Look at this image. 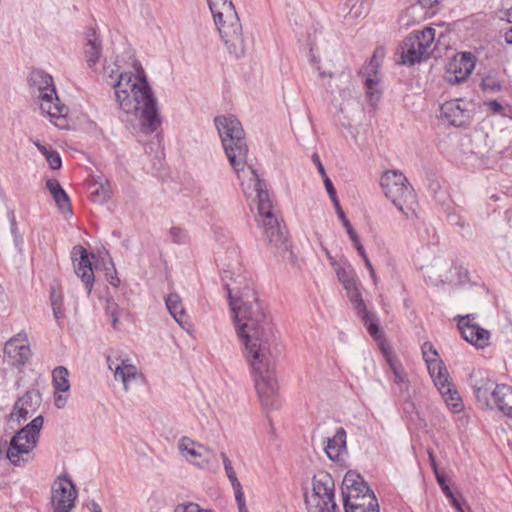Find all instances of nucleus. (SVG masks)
I'll use <instances>...</instances> for the list:
<instances>
[{
  "instance_id": "1",
  "label": "nucleus",
  "mask_w": 512,
  "mask_h": 512,
  "mask_svg": "<svg viewBox=\"0 0 512 512\" xmlns=\"http://www.w3.org/2000/svg\"><path fill=\"white\" fill-rule=\"evenodd\" d=\"M226 289L238 335L245 345V357L251 368L260 403L265 411L277 410L281 401L274 363L276 334L271 318L249 287H245L238 297L233 295L235 288L226 284Z\"/></svg>"
},
{
  "instance_id": "2",
  "label": "nucleus",
  "mask_w": 512,
  "mask_h": 512,
  "mask_svg": "<svg viewBox=\"0 0 512 512\" xmlns=\"http://www.w3.org/2000/svg\"><path fill=\"white\" fill-rule=\"evenodd\" d=\"M120 109L126 114L140 119L145 132L152 133L161 125L157 101L147 82L144 72L138 75L120 73L119 79L112 84Z\"/></svg>"
},
{
  "instance_id": "3",
  "label": "nucleus",
  "mask_w": 512,
  "mask_h": 512,
  "mask_svg": "<svg viewBox=\"0 0 512 512\" xmlns=\"http://www.w3.org/2000/svg\"><path fill=\"white\" fill-rule=\"evenodd\" d=\"M221 39L235 58L246 53L242 25L231 0H207Z\"/></svg>"
},
{
  "instance_id": "4",
  "label": "nucleus",
  "mask_w": 512,
  "mask_h": 512,
  "mask_svg": "<svg viewBox=\"0 0 512 512\" xmlns=\"http://www.w3.org/2000/svg\"><path fill=\"white\" fill-rule=\"evenodd\" d=\"M28 81L41 111L46 113L57 127L66 128L69 109L60 102L52 76L43 70H33Z\"/></svg>"
},
{
  "instance_id": "5",
  "label": "nucleus",
  "mask_w": 512,
  "mask_h": 512,
  "mask_svg": "<svg viewBox=\"0 0 512 512\" xmlns=\"http://www.w3.org/2000/svg\"><path fill=\"white\" fill-rule=\"evenodd\" d=\"M215 125L226 156L234 171L239 174L247 164L248 146L240 121L233 115L218 116Z\"/></svg>"
},
{
  "instance_id": "6",
  "label": "nucleus",
  "mask_w": 512,
  "mask_h": 512,
  "mask_svg": "<svg viewBox=\"0 0 512 512\" xmlns=\"http://www.w3.org/2000/svg\"><path fill=\"white\" fill-rule=\"evenodd\" d=\"M252 180L255 182V191L257 192L258 214L263 226L264 236L267 243L277 249L287 250L286 232L281 227L277 217L272 212V203L266 190V185L257 175L256 171L249 167Z\"/></svg>"
},
{
  "instance_id": "7",
  "label": "nucleus",
  "mask_w": 512,
  "mask_h": 512,
  "mask_svg": "<svg viewBox=\"0 0 512 512\" xmlns=\"http://www.w3.org/2000/svg\"><path fill=\"white\" fill-rule=\"evenodd\" d=\"M386 197L408 220L416 218V195L404 174L397 170L384 172L380 181Z\"/></svg>"
},
{
  "instance_id": "8",
  "label": "nucleus",
  "mask_w": 512,
  "mask_h": 512,
  "mask_svg": "<svg viewBox=\"0 0 512 512\" xmlns=\"http://www.w3.org/2000/svg\"><path fill=\"white\" fill-rule=\"evenodd\" d=\"M43 422V417L37 416L11 438L7 458L13 465L20 466L32 460Z\"/></svg>"
},
{
  "instance_id": "9",
  "label": "nucleus",
  "mask_w": 512,
  "mask_h": 512,
  "mask_svg": "<svg viewBox=\"0 0 512 512\" xmlns=\"http://www.w3.org/2000/svg\"><path fill=\"white\" fill-rule=\"evenodd\" d=\"M334 480L328 473H319L312 479V492L305 496L309 512H338L334 499Z\"/></svg>"
},
{
  "instance_id": "10",
  "label": "nucleus",
  "mask_w": 512,
  "mask_h": 512,
  "mask_svg": "<svg viewBox=\"0 0 512 512\" xmlns=\"http://www.w3.org/2000/svg\"><path fill=\"white\" fill-rule=\"evenodd\" d=\"M435 29L425 27L422 30H416L410 33L402 42L401 63L404 65H414L423 60L430 53L431 46L435 40Z\"/></svg>"
},
{
  "instance_id": "11",
  "label": "nucleus",
  "mask_w": 512,
  "mask_h": 512,
  "mask_svg": "<svg viewBox=\"0 0 512 512\" xmlns=\"http://www.w3.org/2000/svg\"><path fill=\"white\" fill-rule=\"evenodd\" d=\"M385 56L383 48H376L371 59L360 70V75L364 79L366 95L371 105H376L380 100L382 90L380 89L381 75L379 68L382 65Z\"/></svg>"
},
{
  "instance_id": "12",
  "label": "nucleus",
  "mask_w": 512,
  "mask_h": 512,
  "mask_svg": "<svg viewBox=\"0 0 512 512\" xmlns=\"http://www.w3.org/2000/svg\"><path fill=\"white\" fill-rule=\"evenodd\" d=\"M77 497L76 489L66 476L58 477L51 487V504L54 512H71Z\"/></svg>"
},
{
  "instance_id": "13",
  "label": "nucleus",
  "mask_w": 512,
  "mask_h": 512,
  "mask_svg": "<svg viewBox=\"0 0 512 512\" xmlns=\"http://www.w3.org/2000/svg\"><path fill=\"white\" fill-rule=\"evenodd\" d=\"M477 401L486 409H493L494 391L501 384H496L484 370H473L468 379Z\"/></svg>"
},
{
  "instance_id": "14",
  "label": "nucleus",
  "mask_w": 512,
  "mask_h": 512,
  "mask_svg": "<svg viewBox=\"0 0 512 512\" xmlns=\"http://www.w3.org/2000/svg\"><path fill=\"white\" fill-rule=\"evenodd\" d=\"M347 296L352 303L354 309L357 311L358 316L361 318L363 324L367 328L368 333L376 340L381 341L384 339L382 330L380 329L376 315L367 310L366 304L362 299L361 292L357 283L346 289Z\"/></svg>"
},
{
  "instance_id": "15",
  "label": "nucleus",
  "mask_w": 512,
  "mask_h": 512,
  "mask_svg": "<svg viewBox=\"0 0 512 512\" xmlns=\"http://www.w3.org/2000/svg\"><path fill=\"white\" fill-rule=\"evenodd\" d=\"M469 104L461 99L446 101L440 106V119L455 127H464L472 120Z\"/></svg>"
},
{
  "instance_id": "16",
  "label": "nucleus",
  "mask_w": 512,
  "mask_h": 512,
  "mask_svg": "<svg viewBox=\"0 0 512 512\" xmlns=\"http://www.w3.org/2000/svg\"><path fill=\"white\" fill-rule=\"evenodd\" d=\"M41 402L42 397L38 390L32 389L27 391L15 402L9 415V421L20 425L36 413Z\"/></svg>"
},
{
  "instance_id": "17",
  "label": "nucleus",
  "mask_w": 512,
  "mask_h": 512,
  "mask_svg": "<svg viewBox=\"0 0 512 512\" xmlns=\"http://www.w3.org/2000/svg\"><path fill=\"white\" fill-rule=\"evenodd\" d=\"M457 318V326L464 340L477 348H485L489 345L490 332L474 322V314L458 316Z\"/></svg>"
},
{
  "instance_id": "18",
  "label": "nucleus",
  "mask_w": 512,
  "mask_h": 512,
  "mask_svg": "<svg viewBox=\"0 0 512 512\" xmlns=\"http://www.w3.org/2000/svg\"><path fill=\"white\" fill-rule=\"evenodd\" d=\"M475 67V57L471 52L457 54L448 63L445 79L452 84L465 81Z\"/></svg>"
},
{
  "instance_id": "19",
  "label": "nucleus",
  "mask_w": 512,
  "mask_h": 512,
  "mask_svg": "<svg viewBox=\"0 0 512 512\" xmlns=\"http://www.w3.org/2000/svg\"><path fill=\"white\" fill-rule=\"evenodd\" d=\"M72 257L75 273L85 285L87 293L90 294L95 280L90 255L84 247L75 246L72 250Z\"/></svg>"
},
{
  "instance_id": "20",
  "label": "nucleus",
  "mask_w": 512,
  "mask_h": 512,
  "mask_svg": "<svg viewBox=\"0 0 512 512\" xmlns=\"http://www.w3.org/2000/svg\"><path fill=\"white\" fill-rule=\"evenodd\" d=\"M4 351L13 364H25L31 355L27 335L25 333H18L6 342Z\"/></svg>"
},
{
  "instance_id": "21",
  "label": "nucleus",
  "mask_w": 512,
  "mask_h": 512,
  "mask_svg": "<svg viewBox=\"0 0 512 512\" xmlns=\"http://www.w3.org/2000/svg\"><path fill=\"white\" fill-rule=\"evenodd\" d=\"M342 495L343 502L351 503L350 501L358 499V495L370 492L371 489L364 481L362 476L355 471H348L342 481Z\"/></svg>"
},
{
  "instance_id": "22",
  "label": "nucleus",
  "mask_w": 512,
  "mask_h": 512,
  "mask_svg": "<svg viewBox=\"0 0 512 512\" xmlns=\"http://www.w3.org/2000/svg\"><path fill=\"white\" fill-rule=\"evenodd\" d=\"M480 77L479 87L485 93H499L503 90L505 80L503 73L498 68H486L478 73Z\"/></svg>"
},
{
  "instance_id": "23",
  "label": "nucleus",
  "mask_w": 512,
  "mask_h": 512,
  "mask_svg": "<svg viewBox=\"0 0 512 512\" xmlns=\"http://www.w3.org/2000/svg\"><path fill=\"white\" fill-rule=\"evenodd\" d=\"M346 437L345 429L339 427L332 437L327 438L324 450L330 460L340 461L341 457L346 453Z\"/></svg>"
},
{
  "instance_id": "24",
  "label": "nucleus",
  "mask_w": 512,
  "mask_h": 512,
  "mask_svg": "<svg viewBox=\"0 0 512 512\" xmlns=\"http://www.w3.org/2000/svg\"><path fill=\"white\" fill-rule=\"evenodd\" d=\"M102 53V43L96 34L95 30L89 29L86 32L85 44H84V54L86 58V62L90 68H93L101 57Z\"/></svg>"
},
{
  "instance_id": "25",
  "label": "nucleus",
  "mask_w": 512,
  "mask_h": 512,
  "mask_svg": "<svg viewBox=\"0 0 512 512\" xmlns=\"http://www.w3.org/2000/svg\"><path fill=\"white\" fill-rule=\"evenodd\" d=\"M166 306L175 321L183 330L190 334L192 331V324L189 321V316L183 309L179 296L176 294H170L166 300Z\"/></svg>"
},
{
  "instance_id": "26",
  "label": "nucleus",
  "mask_w": 512,
  "mask_h": 512,
  "mask_svg": "<svg viewBox=\"0 0 512 512\" xmlns=\"http://www.w3.org/2000/svg\"><path fill=\"white\" fill-rule=\"evenodd\" d=\"M109 369L114 371V377L116 380H121L124 389L128 390V385L132 380H135L138 376L137 367L122 360L120 364H114V362L108 358Z\"/></svg>"
},
{
  "instance_id": "27",
  "label": "nucleus",
  "mask_w": 512,
  "mask_h": 512,
  "mask_svg": "<svg viewBox=\"0 0 512 512\" xmlns=\"http://www.w3.org/2000/svg\"><path fill=\"white\" fill-rule=\"evenodd\" d=\"M493 404L503 415L512 419V386L501 384L496 388Z\"/></svg>"
},
{
  "instance_id": "28",
  "label": "nucleus",
  "mask_w": 512,
  "mask_h": 512,
  "mask_svg": "<svg viewBox=\"0 0 512 512\" xmlns=\"http://www.w3.org/2000/svg\"><path fill=\"white\" fill-rule=\"evenodd\" d=\"M46 187L49 190L50 194L52 195L56 205L58 208L63 212H72L70 199L65 192V190L62 188V186L59 184V182L55 179H48L46 181Z\"/></svg>"
},
{
  "instance_id": "29",
  "label": "nucleus",
  "mask_w": 512,
  "mask_h": 512,
  "mask_svg": "<svg viewBox=\"0 0 512 512\" xmlns=\"http://www.w3.org/2000/svg\"><path fill=\"white\" fill-rule=\"evenodd\" d=\"M52 383L55 392L67 393L70 390L69 371L64 366H58L52 371Z\"/></svg>"
},
{
  "instance_id": "30",
  "label": "nucleus",
  "mask_w": 512,
  "mask_h": 512,
  "mask_svg": "<svg viewBox=\"0 0 512 512\" xmlns=\"http://www.w3.org/2000/svg\"><path fill=\"white\" fill-rule=\"evenodd\" d=\"M111 193V186L108 182H95L90 186V198L94 203H106L110 199Z\"/></svg>"
},
{
  "instance_id": "31",
  "label": "nucleus",
  "mask_w": 512,
  "mask_h": 512,
  "mask_svg": "<svg viewBox=\"0 0 512 512\" xmlns=\"http://www.w3.org/2000/svg\"><path fill=\"white\" fill-rule=\"evenodd\" d=\"M215 458L212 450L194 442V466L205 468Z\"/></svg>"
},
{
  "instance_id": "32",
  "label": "nucleus",
  "mask_w": 512,
  "mask_h": 512,
  "mask_svg": "<svg viewBox=\"0 0 512 512\" xmlns=\"http://www.w3.org/2000/svg\"><path fill=\"white\" fill-rule=\"evenodd\" d=\"M442 397L444 398L446 404L448 407H450V409L454 412V413H458L462 410L463 408V403H462V399L459 395V393L457 392V390H455L452 387H448L446 390H444V392H440Z\"/></svg>"
},
{
  "instance_id": "33",
  "label": "nucleus",
  "mask_w": 512,
  "mask_h": 512,
  "mask_svg": "<svg viewBox=\"0 0 512 512\" xmlns=\"http://www.w3.org/2000/svg\"><path fill=\"white\" fill-rule=\"evenodd\" d=\"M350 502H351L350 504L348 502H344L345 512H348L349 506H352L354 504L361 505V507H363L365 509L370 508V507H378L377 499L372 490L370 492L362 493V494L358 495L357 500L354 499V501L351 500Z\"/></svg>"
},
{
  "instance_id": "34",
  "label": "nucleus",
  "mask_w": 512,
  "mask_h": 512,
  "mask_svg": "<svg viewBox=\"0 0 512 512\" xmlns=\"http://www.w3.org/2000/svg\"><path fill=\"white\" fill-rule=\"evenodd\" d=\"M388 363L394 375V383L399 386L401 391H407L408 382L405 379L401 365L391 358H388Z\"/></svg>"
},
{
  "instance_id": "35",
  "label": "nucleus",
  "mask_w": 512,
  "mask_h": 512,
  "mask_svg": "<svg viewBox=\"0 0 512 512\" xmlns=\"http://www.w3.org/2000/svg\"><path fill=\"white\" fill-rule=\"evenodd\" d=\"M106 313L109 316L114 329H118L119 318L122 314V309L113 299H107Z\"/></svg>"
},
{
  "instance_id": "36",
  "label": "nucleus",
  "mask_w": 512,
  "mask_h": 512,
  "mask_svg": "<svg viewBox=\"0 0 512 512\" xmlns=\"http://www.w3.org/2000/svg\"><path fill=\"white\" fill-rule=\"evenodd\" d=\"M433 382L439 392H444L448 387H452L446 367H438L437 375H435Z\"/></svg>"
},
{
  "instance_id": "37",
  "label": "nucleus",
  "mask_w": 512,
  "mask_h": 512,
  "mask_svg": "<svg viewBox=\"0 0 512 512\" xmlns=\"http://www.w3.org/2000/svg\"><path fill=\"white\" fill-rule=\"evenodd\" d=\"M234 490L235 500L238 506L239 512H248L244 492L241 483L238 481L231 483Z\"/></svg>"
},
{
  "instance_id": "38",
  "label": "nucleus",
  "mask_w": 512,
  "mask_h": 512,
  "mask_svg": "<svg viewBox=\"0 0 512 512\" xmlns=\"http://www.w3.org/2000/svg\"><path fill=\"white\" fill-rule=\"evenodd\" d=\"M484 106L486 107V111L489 112L492 115H500V116H506L508 106L503 105L498 100H489L484 102Z\"/></svg>"
},
{
  "instance_id": "39",
  "label": "nucleus",
  "mask_w": 512,
  "mask_h": 512,
  "mask_svg": "<svg viewBox=\"0 0 512 512\" xmlns=\"http://www.w3.org/2000/svg\"><path fill=\"white\" fill-rule=\"evenodd\" d=\"M221 458H222V461H223V465H224V469H225L226 475H227L230 483L238 481V478L236 476V472L233 469L231 461L227 457L226 453L222 452L221 453Z\"/></svg>"
},
{
  "instance_id": "40",
  "label": "nucleus",
  "mask_w": 512,
  "mask_h": 512,
  "mask_svg": "<svg viewBox=\"0 0 512 512\" xmlns=\"http://www.w3.org/2000/svg\"><path fill=\"white\" fill-rule=\"evenodd\" d=\"M337 276L345 289L351 288V286L357 283L354 277L343 269L337 271Z\"/></svg>"
},
{
  "instance_id": "41",
  "label": "nucleus",
  "mask_w": 512,
  "mask_h": 512,
  "mask_svg": "<svg viewBox=\"0 0 512 512\" xmlns=\"http://www.w3.org/2000/svg\"><path fill=\"white\" fill-rule=\"evenodd\" d=\"M178 448L180 453L188 458L189 455H192V440L188 437H182L179 441Z\"/></svg>"
},
{
  "instance_id": "42",
  "label": "nucleus",
  "mask_w": 512,
  "mask_h": 512,
  "mask_svg": "<svg viewBox=\"0 0 512 512\" xmlns=\"http://www.w3.org/2000/svg\"><path fill=\"white\" fill-rule=\"evenodd\" d=\"M422 353L425 361L438 359V353L430 342H425L422 345Z\"/></svg>"
},
{
  "instance_id": "43",
  "label": "nucleus",
  "mask_w": 512,
  "mask_h": 512,
  "mask_svg": "<svg viewBox=\"0 0 512 512\" xmlns=\"http://www.w3.org/2000/svg\"><path fill=\"white\" fill-rule=\"evenodd\" d=\"M448 221L452 224V225H456L458 226L459 228H461L462 230H465L467 228H469V224L466 223V221L464 220L463 217L457 215L456 213H451V214H448Z\"/></svg>"
},
{
  "instance_id": "44",
  "label": "nucleus",
  "mask_w": 512,
  "mask_h": 512,
  "mask_svg": "<svg viewBox=\"0 0 512 512\" xmlns=\"http://www.w3.org/2000/svg\"><path fill=\"white\" fill-rule=\"evenodd\" d=\"M46 160L52 170H58L62 166V160L57 151L53 154L47 155Z\"/></svg>"
},
{
  "instance_id": "45",
  "label": "nucleus",
  "mask_w": 512,
  "mask_h": 512,
  "mask_svg": "<svg viewBox=\"0 0 512 512\" xmlns=\"http://www.w3.org/2000/svg\"><path fill=\"white\" fill-rule=\"evenodd\" d=\"M426 363L428 366L429 373L433 379L435 378V375H437L438 367H445L443 365V363L441 361H439L438 359L432 360V361L427 360Z\"/></svg>"
},
{
  "instance_id": "46",
  "label": "nucleus",
  "mask_w": 512,
  "mask_h": 512,
  "mask_svg": "<svg viewBox=\"0 0 512 512\" xmlns=\"http://www.w3.org/2000/svg\"><path fill=\"white\" fill-rule=\"evenodd\" d=\"M104 74L111 78V79H114V77H117V80L119 79V67L115 64L113 65H104Z\"/></svg>"
},
{
  "instance_id": "47",
  "label": "nucleus",
  "mask_w": 512,
  "mask_h": 512,
  "mask_svg": "<svg viewBox=\"0 0 512 512\" xmlns=\"http://www.w3.org/2000/svg\"><path fill=\"white\" fill-rule=\"evenodd\" d=\"M51 302H52V309H53L54 317L56 319H60L63 315L61 303L54 297L53 294L51 296Z\"/></svg>"
},
{
  "instance_id": "48",
  "label": "nucleus",
  "mask_w": 512,
  "mask_h": 512,
  "mask_svg": "<svg viewBox=\"0 0 512 512\" xmlns=\"http://www.w3.org/2000/svg\"><path fill=\"white\" fill-rule=\"evenodd\" d=\"M323 181H324V186L326 188V191L331 198H335L337 195H336V190L333 186V183L332 181L330 180V178L326 175V176H323Z\"/></svg>"
},
{
  "instance_id": "49",
  "label": "nucleus",
  "mask_w": 512,
  "mask_h": 512,
  "mask_svg": "<svg viewBox=\"0 0 512 512\" xmlns=\"http://www.w3.org/2000/svg\"><path fill=\"white\" fill-rule=\"evenodd\" d=\"M68 400V395L66 394H58L57 392L54 395V404L58 409H62L65 407Z\"/></svg>"
},
{
  "instance_id": "50",
  "label": "nucleus",
  "mask_w": 512,
  "mask_h": 512,
  "mask_svg": "<svg viewBox=\"0 0 512 512\" xmlns=\"http://www.w3.org/2000/svg\"><path fill=\"white\" fill-rule=\"evenodd\" d=\"M450 502H451L452 506L455 507L458 512H465V510L463 508V502H462L461 495H459V494L454 495L453 497L450 498Z\"/></svg>"
},
{
  "instance_id": "51",
  "label": "nucleus",
  "mask_w": 512,
  "mask_h": 512,
  "mask_svg": "<svg viewBox=\"0 0 512 512\" xmlns=\"http://www.w3.org/2000/svg\"><path fill=\"white\" fill-rule=\"evenodd\" d=\"M348 512H379V506L378 507H370V508H363L361 505H352L349 506Z\"/></svg>"
},
{
  "instance_id": "52",
  "label": "nucleus",
  "mask_w": 512,
  "mask_h": 512,
  "mask_svg": "<svg viewBox=\"0 0 512 512\" xmlns=\"http://www.w3.org/2000/svg\"><path fill=\"white\" fill-rule=\"evenodd\" d=\"M310 62L313 64L314 68L319 72L320 77H330L331 78L333 76V74L331 72L327 73L320 69V67L317 65L318 60L316 59V57L314 55H310Z\"/></svg>"
},
{
  "instance_id": "53",
  "label": "nucleus",
  "mask_w": 512,
  "mask_h": 512,
  "mask_svg": "<svg viewBox=\"0 0 512 512\" xmlns=\"http://www.w3.org/2000/svg\"><path fill=\"white\" fill-rule=\"evenodd\" d=\"M35 146L38 148V150L42 153V155L47 159V155H50V154H53L55 153L56 151L55 150H52L44 145H42L41 143H39L38 141H35L34 142Z\"/></svg>"
},
{
  "instance_id": "54",
  "label": "nucleus",
  "mask_w": 512,
  "mask_h": 512,
  "mask_svg": "<svg viewBox=\"0 0 512 512\" xmlns=\"http://www.w3.org/2000/svg\"><path fill=\"white\" fill-rule=\"evenodd\" d=\"M35 146L38 148V150L42 153V155L47 159V155H50V154H53L55 153L56 151L55 150H52L44 145H42L41 143H39L38 141H35L34 142Z\"/></svg>"
},
{
  "instance_id": "55",
  "label": "nucleus",
  "mask_w": 512,
  "mask_h": 512,
  "mask_svg": "<svg viewBox=\"0 0 512 512\" xmlns=\"http://www.w3.org/2000/svg\"><path fill=\"white\" fill-rule=\"evenodd\" d=\"M312 161L316 164L317 168H318V171L319 173L321 174V176H326V172H325V169H324V166L322 165L321 163V160H320V157L318 154H313L312 155Z\"/></svg>"
},
{
  "instance_id": "56",
  "label": "nucleus",
  "mask_w": 512,
  "mask_h": 512,
  "mask_svg": "<svg viewBox=\"0 0 512 512\" xmlns=\"http://www.w3.org/2000/svg\"><path fill=\"white\" fill-rule=\"evenodd\" d=\"M441 0H418L419 4L425 8H431L438 4Z\"/></svg>"
},
{
  "instance_id": "57",
  "label": "nucleus",
  "mask_w": 512,
  "mask_h": 512,
  "mask_svg": "<svg viewBox=\"0 0 512 512\" xmlns=\"http://www.w3.org/2000/svg\"><path fill=\"white\" fill-rule=\"evenodd\" d=\"M181 234H182L181 229H179V228H172L171 229V235L173 236V240L175 242H180L181 241Z\"/></svg>"
},
{
  "instance_id": "58",
  "label": "nucleus",
  "mask_w": 512,
  "mask_h": 512,
  "mask_svg": "<svg viewBox=\"0 0 512 512\" xmlns=\"http://www.w3.org/2000/svg\"><path fill=\"white\" fill-rule=\"evenodd\" d=\"M175 512H192L191 504H180L175 508Z\"/></svg>"
},
{
  "instance_id": "59",
  "label": "nucleus",
  "mask_w": 512,
  "mask_h": 512,
  "mask_svg": "<svg viewBox=\"0 0 512 512\" xmlns=\"http://www.w3.org/2000/svg\"><path fill=\"white\" fill-rule=\"evenodd\" d=\"M343 226L346 228L347 234L349 237L356 235L357 233L354 231L353 227L351 226L349 220H345V224Z\"/></svg>"
},
{
  "instance_id": "60",
  "label": "nucleus",
  "mask_w": 512,
  "mask_h": 512,
  "mask_svg": "<svg viewBox=\"0 0 512 512\" xmlns=\"http://www.w3.org/2000/svg\"><path fill=\"white\" fill-rule=\"evenodd\" d=\"M343 226L346 228L347 234L349 237L356 235L357 233L354 231L353 227L351 226L349 220H345V224Z\"/></svg>"
},
{
  "instance_id": "61",
  "label": "nucleus",
  "mask_w": 512,
  "mask_h": 512,
  "mask_svg": "<svg viewBox=\"0 0 512 512\" xmlns=\"http://www.w3.org/2000/svg\"><path fill=\"white\" fill-rule=\"evenodd\" d=\"M343 226L346 228L347 234L349 237L356 235L357 233L354 231L353 227L351 226L349 220H345V224Z\"/></svg>"
},
{
  "instance_id": "62",
  "label": "nucleus",
  "mask_w": 512,
  "mask_h": 512,
  "mask_svg": "<svg viewBox=\"0 0 512 512\" xmlns=\"http://www.w3.org/2000/svg\"><path fill=\"white\" fill-rule=\"evenodd\" d=\"M444 494L450 499L451 497H453L454 495H456L450 488L449 486L447 485H444L441 487Z\"/></svg>"
},
{
  "instance_id": "63",
  "label": "nucleus",
  "mask_w": 512,
  "mask_h": 512,
  "mask_svg": "<svg viewBox=\"0 0 512 512\" xmlns=\"http://www.w3.org/2000/svg\"><path fill=\"white\" fill-rule=\"evenodd\" d=\"M356 250L358 251L359 255L364 258L367 256L366 251L361 243L355 246Z\"/></svg>"
},
{
  "instance_id": "64",
  "label": "nucleus",
  "mask_w": 512,
  "mask_h": 512,
  "mask_svg": "<svg viewBox=\"0 0 512 512\" xmlns=\"http://www.w3.org/2000/svg\"><path fill=\"white\" fill-rule=\"evenodd\" d=\"M505 41L512 44V27L505 33Z\"/></svg>"
}]
</instances>
